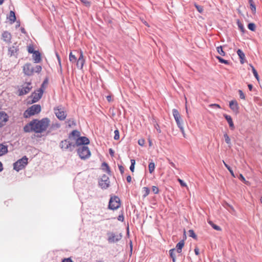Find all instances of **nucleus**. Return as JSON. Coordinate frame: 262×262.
Masks as SVG:
<instances>
[{
	"instance_id": "obj_45",
	"label": "nucleus",
	"mask_w": 262,
	"mask_h": 262,
	"mask_svg": "<svg viewBox=\"0 0 262 262\" xmlns=\"http://www.w3.org/2000/svg\"><path fill=\"white\" fill-rule=\"evenodd\" d=\"M114 134H115V136H114V139L115 140H118L119 139V132L118 130H115L114 131Z\"/></svg>"
},
{
	"instance_id": "obj_26",
	"label": "nucleus",
	"mask_w": 262,
	"mask_h": 262,
	"mask_svg": "<svg viewBox=\"0 0 262 262\" xmlns=\"http://www.w3.org/2000/svg\"><path fill=\"white\" fill-rule=\"evenodd\" d=\"M155 168V164L154 162H151L148 164V171L150 173H152Z\"/></svg>"
},
{
	"instance_id": "obj_25",
	"label": "nucleus",
	"mask_w": 262,
	"mask_h": 262,
	"mask_svg": "<svg viewBox=\"0 0 262 262\" xmlns=\"http://www.w3.org/2000/svg\"><path fill=\"white\" fill-rule=\"evenodd\" d=\"M237 54L238 55V56L241 59V62L242 63H244L243 60L245 57V54L241 49H238L237 51Z\"/></svg>"
},
{
	"instance_id": "obj_48",
	"label": "nucleus",
	"mask_w": 262,
	"mask_h": 262,
	"mask_svg": "<svg viewBox=\"0 0 262 262\" xmlns=\"http://www.w3.org/2000/svg\"><path fill=\"white\" fill-rule=\"evenodd\" d=\"M152 191L154 192V193L157 194L159 192V189L157 187L153 186L152 187Z\"/></svg>"
},
{
	"instance_id": "obj_24",
	"label": "nucleus",
	"mask_w": 262,
	"mask_h": 262,
	"mask_svg": "<svg viewBox=\"0 0 262 262\" xmlns=\"http://www.w3.org/2000/svg\"><path fill=\"white\" fill-rule=\"evenodd\" d=\"M8 18L11 21V23H13L16 20V16L14 11H11Z\"/></svg>"
},
{
	"instance_id": "obj_11",
	"label": "nucleus",
	"mask_w": 262,
	"mask_h": 262,
	"mask_svg": "<svg viewBox=\"0 0 262 262\" xmlns=\"http://www.w3.org/2000/svg\"><path fill=\"white\" fill-rule=\"evenodd\" d=\"M172 114L178 127L180 128L181 126H183V122L180 120L181 115L178 111L176 109H173Z\"/></svg>"
},
{
	"instance_id": "obj_13",
	"label": "nucleus",
	"mask_w": 262,
	"mask_h": 262,
	"mask_svg": "<svg viewBox=\"0 0 262 262\" xmlns=\"http://www.w3.org/2000/svg\"><path fill=\"white\" fill-rule=\"evenodd\" d=\"M23 71L25 74L31 76L33 74V67L31 63H26L24 66Z\"/></svg>"
},
{
	"instance_id": "obj_10",
	"label": "nucleus",
	"mask_w": 262,
	"mask_h": 262,
	"mask_svg": "<svg viewBox=\"0 0 262 262\" xmlns=\"http://www.w3.org/2000/svg\"><path fill=\"white\" fill-rule=\"evenodd\" d=\"M43 93L42 89H39L37 92L33 93L31 96L32 98V103L37 102L41 98Z\"/></svg>"
},
{
	"instance_id": "obj_63",
	"label": "nucleus",
	"mask_w": 262,
	"mask_h": 262,
	"mask_svg": "<svg viewBox=\"0 0 262 262\" xmlns=\"http://www.w3.org/2000/svg\"><path fill=\"white\" fill-rule=\"evenodd\" d=\"M82 2L86 6H90V2L86 0H82Z\"/></svg>"
},
{
	"instance_id": "obj_36",
	"label": "nucleus",
	"mask_w": 262,
	"mask_h": 262,
	"mask_svg": "<svg viewBox=\"0 0 262 262\" xmlns=\"http://www.w3.org/2000/svg\"><path fill=\"white\" fill-rule=\"evenodd\" d=\"M142 189V197L143 199H144L147 195V187H144Z\"/></svg>"
},
{
	"instance_id": "obj_29",
	"label": "nucleus",
	"mask_w": 262,
	"mask_h": 262,
	"mask_svg": "<svg viewBox=\"0 0 262 262\" xmlns=\"http://www.w3.org/2000/svg\"><path fill=\"white\" fill-rule=\"evenodd\" d=\"M217 52L219 54H220L222 56L225 55V52L223 51V48L222 46H219L216 48Z\"/></svg>"
},
{
	"instance_id": "obj_49",
	"label": "nucleus",
	"mask_w": 262,
	"mask_h": 262,
	"mask_svg": "<svg viewBox=\"0 0 262 262\" xmlns=\"http://www.w3.org/2000/svg\"><path fill=\"white\" fill-rule=\"evenodd\" d=\"M100 180H102L103 181L107 182L110 181L108 177L106 176L105 174H104L102 176V178Z\"/></svg>"
},
{
	"instance_id": "obj_15",
	"label": "nucleus",
	"mask_w": 262,
	"mask_h": 262,
	"mask_svg": "<svg viewBox=\"0 0 262 262\" xmlns=\"http://www.w3.org/2000/svg\"><path fill=\"white\" fill-rule=\"evenodd\" d=\"M76 62L77 68L80 69H82L85 62V60L84 59L83 52L82 51H80L79 57Z\"/></svg>"
},
{
	"instance_id": "obj_19",
	"label": "nucleus",
	"mask_w": 262,
	"mask_h": 262,
	"mask_svg": "<svg viewBox=\"0 0 262 262\" xmlns=\"http://www.w3.org/2000/svg\"><path fill=\"white\" fill-rule=\"evenodd\" d=\"M229 106L230 108L234 112H237L238 106L236 101L232 100L229 102Z\"/></svg>"
},
{
	"instance_id": "obj_33",
	"label": "nucleus",
	"mask_w": 262,
	"mask_h": 262,
	"mask_svg": "<svg viewBox=\"0 0 262 262\" xmlns=\"http://www.w3.org/2000/svg\"><path fill=\"white\" fill-rule=\"evenodd\" d=\"M68 125L69 127H72L76 125V122L73 119H70L67 121Z\"/></svg>"
},
{
	"instance_id": "obj_4",
	"label": "nucleus",
	"mask_w": 262,
	"mask_h": 262,
	"mask_svg": "<svg viewBox=\"0 0 262 262\" xmlns=\"http://www.w3.org/2000/svg\"><path fill=\"white\" fill-rule=\"evenodd\" d=\"M77 153L80 158L82 160H85L91 156V151L86 146H80L77 149Z\"/></svg>"
},
{
	"instance_id": "obj_18",
	"label": "nucleus",
	"mask_w": 262,
	"mask_h": 262,
	"mask_svg": "<svg viewBox=\"0 0 262 262\" xmlns=\"http://www.w3.org/2000/svg\"><path fill=\"white\" fill-rule=\"evenodd\" d=\"M33 59L35 63H39L41 61L40 53L38 51H35L33 54Z\"/></svg>"
},
{
	"instance_id": "obj_3",
	"label": "nucleus",
	"mask_w": 262,
	"mask_h": 262,
	"mask_svg": "<svg viewBox=\"0 0 262 262\" xmlns=\"http://www.w3.org/2000/svg\"><path fill=\"white\" fill-rule=\"evenodd\" d=\"M41 111V106L39 104H34L29 107L24 113V116L28 118L31 116L39 113Z\"/></svg>"
},
{
	"instance_id": "obj_2",
	"label": "nucleus",
	"mask_w": 262,
	"mask_h": 262,
	"mask_svg": "<svg viewBox=\"0 0 262 262\" xmlns=\"http://www.w3.org/2000/svg\"><path fill=\"white\" fill-rule=\"evenodd\" d=\"M59 147L62 151L72 152L75 148V144L69 138L62 140L59 143Z\"/></svg>"
},
{
	"instance_id": "obj_27",
	"label": "nucleus",
	"mask_w": 262,
	"mask_h": 262,
	"mask_svg": "<svg viewBox=\"0 0 262 262\" xmlns=\"http://www.w3.org/2000/svg\"><path fill=\"white\" fill-rule=\"evenodd\" d=\"M224 137L226 143L229 145V147H230L231 145V142L229 136L226 133H225L224 135Z\"/></svg>"
},
{
	"instance_id": "obj_55",
	"label": "nucleus",
	"mask_w": 262,
	"mask_h": 262,
	"mask_svg": "<svg viewBox=\"0 0 262 262\" xmlns=\"http://www.w3.org/2000/svg\"><path fill=\"white\" fill-rule=\"evenodd\" d=\"M28 51L30 53H34L35 51L34 50V49L32 47H29L28 49Z\"/></svg>"
},
{
	"instance_id": "obj_37",
	"label": "nucleus",
	"mask_w": 262,
	"mask_h": 262,
	"mask_svg": "<svg viewBox=\"0 0 262 262\" xmlns=\"http://www.w3.org/2000/svg\"><path fill=\"white\" fill-rule=\"evenodd\" d=\"M216 58L219 60V62L222 63H224L225 64H229V61L228 60H225L220 56H216Z\"/></svg>"
},
{
	"instance_id": "obj_17",
	"label": "nucleus",
	"mask_w": 262,
	"mask_h": 262,
	"mask_svg": "<svg viewBox=\"0 0 262 262\" xmlns=\"http://www.w3.org/2000/svg\"><path fill=\"white\" fill-rule=\"evenodd\" d=\"M8 118L9 117L6 113L0 112V126L4 125L5 123L8 121Z\"/></svg>"
},
{
	"instance_id": "obj_6",
	"label": "nucleus",
	"mask_w": 262,
	"mask_h": 262,
	"mask_svg": "<svg viewBox=\"0 0 262 262\" xmlns=\"http://www.w3.org/2000/svg\"><path fill=\"white\" fill-rule=\"evenodd\" d=\"M120 206V199L116 196L111 197L108 204V208L112 210L118 209Z\"/></svg>"
},
{
	"instance_id": "obj_38",
	"label": "nucleus",
	"mask_w": 262,
	"mask_h": 262,
	"mask_svg": "<svg viewBox=\"0 0 262 262\" xmlns=\"http://www.w3.org/2000/svg\"><path fill=\"white\" fill-rule=\"evenodd\" d=\"M248 28L252 31H254L256 29L255 25L254 23H249L248 25Z\"/></svg>"
},
{
	"instance_id": "obj_56",
	"label": "nucleus",
	"mask_w": 262,
	"mask_h": 262,
	"mask_svg": "<svg viewBox=\"0 0 262 262\" xmlns=\"http://www.w3.org/2000/svg\"><path fill=\"white\" fill-rule=\"evenodd\" d=\"M195 7L199 12L201 13L203 12V9L201 6L195 5Z\"/></svg>"
},
{
	"instance_id": "obj_47",
	"label": "nucleus",
	"mask_w": 262,
	"mask_h": 262,
	"mask_svg": "<svg viewBox=\"0 0 262 262\" xmlns=\"http://www.w3.org/2000/svg\"><path fill=\"white\" fill-rule=\"evenodd\" d=\"M145 140L143 138H141L138 140V142L139 145H140L141 146H143L145 144Z\"/></svg>"
},
{
	"instance_id": "obj_30",
	"label": "nucleus",
	"mask_w": 262,
	"mask_h": 262,
	"mask_svg": "<svg viewBox=\"0 0 262 262\" xmlns=\"http://www.w3.org/2000/svg\"><path fill=\"white\" fill-rule=\"evenodd\" d=\"M250 67L252 68V73H253L254 77L258 81L259 80V76H258V73H257L256 70L255 69V68H254V67L253 66L250 65Z\"/></svg>"
},
{
	"instance_id": "obj_7",
	"label": "nucleus",
	"mask_w": 262,
	"mask_h": 262,
	"mask_svg": "<svg viewBox=\"0 0 262 262\" xmlns=\"http://www.w3.org/2000/svg\"><path fill=\"white\" fill-rule=\"evenodd\" d=\"M32 89V86L31 82H26L22 86L21 88H19L18 89V95L23 96L24 95H26L27 94L30 92Z\"/></svg>"
},
{
	"instance_id": "obj_8",
	"label": "nucleus",
	"mask_w": 262,
	"mask_h": 262,
	"mask_svg": "<svg viewBox=\"0 0 262 262\" xmlns=\"http://www.w3.org/2000/svg\"><path fill=\"white\" fill-rule=\"evenodd\" d=\"M107 235L108 236V242L111 243L118 242L122 237L121 233L116 234L113 232H108Z\"/></svg>"
},
{
	"instance_id": "obj_16",
	"label": "nucleus",
	"mask_w": 262,
	"mask_h": 262,
	"mask_svg": "<svg viewBox=\"0 0 262 262\" xmlns=\"http://www.w3.org/2000/svg\"><path fill=\"white\" fill-rule=\"evenodd\" d=\"M11 34L8 31H4L2 35V38L6 43L9 44L11 42Z\"/></svg>"
},
{
	"instance_id": "obj_62",
	"label": "nucleus",
	"mask_w": 262,
	"mask_h": 262,
	"mask_svg": "<svg viewBox=\"0 0 262 262\" xmlns=\"http://www.w3.org/2000/svg\"><path fill=\"white\" fill-rule=\"evenodd\" d=\"M109 153L112 157H113L114 156V151L113 149H109Z\"/></svg>"
},
{
	"instance_id": "obj_50",
	"label": "nucleus",
	"mask_w": 262,
	"mask_h": 262,
	"mask_svg": "<svg viewBox=\"0 0 262 262\" xmlns=\"http://www.w3.org/2000/svg\"><path fill=\"white\" fill-rule=\"evenodd\" d=\"M154 126H155V128L157 132H158V133H161V130L160 129V126H159V125L157 123L154 124Z\"/></svg>"
},
{
	"instance_id": "obj_22",
	"label": "nucleus",
	"mask_w": 262,
	"mask_h": 262,
	"mask_svg": "<svg viewBox=\"0 0 262 262\" xmlns=\"http://www.w3.org/2000/svg\"><path fill=\"white\" fill-rule=\"evenodd\" d=\"M99 185L102 189H106L110 185V181L105 182L100 180L99 181Z\"/></svg>"
},
{
	"instance_id": "obj_31",
	"label": "nucleus",
	"mask_w": 262,
	"mask_h": 262,
	"mask_svg": "<svg viewBox=\"0 0 262 262\" xmlns=\"http://www.w3.org/2000/svg\"><path fill=\"white\" fill-rule=\"evenodd\" d=\"M223 163L225 165V166L228 169V170L229 171L230 173H231V174L232 175V177H233L234 178L235 177L234 174V172H233V171L232 170V169H231V168L224 161H223Z\"/></svg>"
},
{
	"instance_id": "obj_44",
	"label": "nucleus",
	"mask_w": 262,
	"mask_h": 262,
	"mask_svg": "<svg viewBox=\"0 0 262 262\" xmlns=\"http://www.w3.org/2000/svg\"><path fill=\"white\" fill-rule=\"evenodd\" d=\"M135 160H131V165L130 166V170L133 172L135 168Z\"/></svg>"
},
{
	"instance_id": "obj_1",
	"label": "nucleus",
	"mask_w": 262,
	"mask_h": 262,
	"mask_svg": "<svg viewBox=\"0 0 262 262\" xmlns=\"http://www.w3.org/2000/svg\"><path fill=\"white\" fill-rule=\"evenodd\" d=\"M50 120L48 118H43L41 120L33 119L24 127L26 133L34 132L35 133H42L46 131L49 126Z\"/></svg>"
},
{
	"instance_id": "obj_58",
	"label": "nucleus",
	"mask_w": 262,
	"mask_h": 262,
	"mask_svg": "<svg viewBox=\"0 0 262 262\" xmlns=\"http://www.w3.org/2000/svg\"><path fill=\"white\" fill-rule=\"evenodd\" d=\"M209 106L211 107L221 108L220 105L217 104H211L209 105Z\"/></svg>"
},
{
	"instance_id": "obj_23",
	"label": "nucleus",
	"mask_w": 262,
	"mask_h": 262,
	"mask_svg": "<svg viewBox=\"0 0 262 262\" xmlns=\"http://www.w3.org/2000/svg\"><path fill=\"white\" fill-rule=\"evenodd\" d=\"M7 152V146L3 144H0V156L6 154Z\"/></svg>"
},
{
	"instance_id": "obj_35",
	"label": "nucleus",
	"mask_w": 262,
	"mask_h": 262,
	"mask_svg": "<svg viewBox=\"0 0 262 262\" xmlns=\"http://www.w3.org/2000/svg\"><path fill=\"white\" fill-rule=\"evenodd\" d=\"M208 223L212 227V228L214 229H215L217 231H220L221 230V228L219 226L215 225L214 224H213V223L212 222L209 221Z\"/></svg>"
},
{
	"instance_id": "obj_51",
	"label": "nucleus",
	"mask_w": 262,
	"mask_h": 262,
	"mask_svg": "<svg viewBox=\"0 0 262 262\" xmlns=\"http://www.w3.org/2000/svg\"><path fill=\"white\" fill-rule=\"evenodd\" d=\"M178 180L179 182L180 183L181 186L187 187V185H186V183H185L182 180H181L180 179H178Z\"/></svg>"
},
{
	"instance_id": "obj_40",
	"label": "nucleus",
	"mask_w": 262,
	"mask_h": 262,
	"mask_svg": "<svg viewBox=\"0 0 262 262\" xmlns=\"http://www.w3.org/2000/svg\"><path fill=\"white\" fill-rule=\"evenodd\" d=\"M9 52L11 53V55H12L14 53L17 52V49L15 47L13 46L9 49Z\"/></svg>"
},
{
	"instance_id": "obj_28",
	"label": "nucleus",
	"mask_w": 262,
	"mask_h": 262,
	"mask_svg": "<svg viewBox=\"0 0 262 262\" xmlns=\"http://www.w3.org/2000/svg\"><path fill=\"white\" fill-rule=\"evenodd\" d=\"M102 168L103 170H105L107 173H110V167H109L108 164L106 163L103 162L102 164Z\"/></svg>"
},
{
	"instance_id": "obj_21",
	"label": "nucleus",
	"mask_w": 262,
	"mask_h": 262,
	"mask_svg": "<svg viewBox=\"0 0 262 262\" xmlns=\"http://www.w3.org/2000/svg\"><path fill=\"white\" fill-rule=\"evenodd\" d=\"M184 246V241L183 240L179 242L176 245V249L178 253H180L182 252V249Z\"/></svg>"
},
{
	"instance_id": "obj_12",
	"label": "nucleus",
	"mask_w": 262,
	"mask_h": 262,
	"mask_svg": "<svg viewBox=\"0 0 262 262\" xmlns=\"http://www.w3.org/2000/svg\"><path fill=\"white\" fill-rule=\"evenodd\" d=\"M56 116L60 120H64L67 116V114L61 108L58 107L54 108Z\"/></svg>"
},
{
	"instance_id": "obj_53",
	"label": "nucleus",
	"mask_w": 262,
	"mask_h": 262,
	"mask_svg": "<svg viewBox=\"0 0 262 262\" xmlns=\"http://www.w3.org/2000/svg\"><path fill=\"white\" fill-rule=\"evenodd\" d=\"M118 167L120 173L122 174L124 172V168L123 166L118 165Z\"/></svg>"
},
{
	"instance_id": "obj_46",
	"label": "nucleus",
	"mask_w": 262,
	"mask_h": 262,
	"mask_svg": "<svg viewBox=\"0 0 262 262\" xmlns=\"http://www.w3.org/2000/svg\"><path fill=\"white\" fill-rule=\"evenodd\" d=\"M175 251H176L175 248L171 249L169 250V254L171 258L176 256L175 254H174Z\"/></svg>"
},
{
	"instance_id": "obj_42",
	"label": "nucleus",
	"mask_w": 262,
	"mask_h": 262,
	"mask_svg": "<svg viewBox=\"0 0 262 262\" xmlns=\"http://www.w3.org/2000/svg\"><path fill=\"white\" fill-rule=\"evenodd\" d=\"M189 235L190 237H192V238L196 239V235L195 234L194 232L192 230H189L188 231Z\"/></svg>"
},
{
	"instance_id": "obj_9",
	"label": "nucleus",
	"mask_w": 262,
	"mask_h": 262,
	"mask_svg": "<svg viewBox=\"0 0 262 262\" xmlns=\"http://www.w3.org/2000/svg\"><path fill=\"white\" fill-rule=\"evenodd\" d=\"M90 143L89 139L86 137H80L76 140L75 146H85Z\"/></svg>"
},
{
	"instance_id": "obj_34",
	"label": "nucleus",
	"mask_w": 262,
	"mask_h": 262,
	"mask_svg": "<svg viewBox=\"0 0 262 262\" xmlns=\"http://www.w3.org/2000/svg\"><path fill=\"white\" fill-rule=\"evenodd\" d=\"M42 68L40 66L36 65L35 67H33V73H39L41 71Z\"/></svg>"
},
{
	"instance_id": "obj_39",
	"label": "nucleus",
	"mask_w": 262,
	"mask_h": 262,
	"mask_svg": "<svg viewBox=\"0 0 262 262\" xmlns=\"http://www.w3.org/2000/svg\"><path fill=\"white\" fill-rule=\"evenodd\" d=\"M249 4L250 5L251 9L252 12H255L256 11V7L254 4L252 0H249Z\"/></svg>"
},
{
	"instance_id": "obj_64",
	"label": "nucleus",
	"mask_w": 262,
	"mask_h": 262,
	"mask_svg": "<svg viewBox=\"0 0 262 262\" xmlns=\"http://www.w3.org/2000/svg\"><path fill=\"white\" fill-rule=\"evenodd\" d=\"M59 127H60V125L58 123L52 124V128H59Z\"/></svg>"
},
{
	"instance_id": "obj_43",
	"label": "nucleus",
	"mask_w": 262,
	"mask_h": 262,
	"mask_svg": "<svg viewBox=\"0 0 262 262\" xmlns=\"http://www.w3.org/2000/svg\"><path fill=\"white\" fill-rule=\"evenodd\" d=\"M237 25H238V27L239 29H240V30L242 32H244L245 28H244L243 25L241 23H240L239 21H238Z\"/></svg>"
},
{
	"instance_id": "obj_5",
	"label": "nucleus",
	"mask_w": 262,
	"mask_h": 262,
	"mask_svg": "<svg viewBox=\"0 0 262 262\" xmlns=\"http://www.w3.org/2000/svg\"><path fill=\"white\" fill-rule=\"evenodd\" d=\"M28 158L25 156L21 159H19L13 164V168L17 171L24 168L28 164Z\"/></svg>"
},
{
	"instance_id": "obj_54",
	"label": "nucleus",
	"mask_w": 262,
	"mask_h": 262,
	"mask_svg": "<svg viewBox=\"0 0 262 262\" xmlns=\"http://www.w3.org/2000/svg\"><path fill=\"white\" fill-rule=\"evenodd\" d=\"M56 57H57L58 61L59 66H60V67H61V64L60 58L59 54L57 52L56 53Z\"/></svg>"
},
{
	"instance_id": "obj_41",
	"label": "nucleus",
	"mask_w": 262,
	"mask_h": 262,
	"mask_svg": "<svg viewBox=\"0 0 262 262\" xmlns=\"http://www.w3.org/2000/svg\"><path fill=\"white\" fill-rule=\"evenodd\" d=\"M48 79L46 78L43 80L40 89H42V90H43L46 88V86L48 84Z\"/></svg>"
},
{
	"instance_id": "obj_32",
	"label": "nucleus",
	"mask_w": 262,
	"mask_h": 262,
	"mask_svg": "<svg viewBox=\"0 0 262 262\" xmlns=\"http://www.w3.org/2000/svg\"><path fill=\"white\" fill-rule=\"evenodd\" d=\"M69 60L72 62H75L77 61V58L72 52L70 53Z\"/></svg>"
},
{
	"instance_id": "obj_59",
	"label": "nucleus",
	"mask_w": 262,
	"mask_h": 262,
	"mask_svg": "<svg viewBox=\"0 0 262 262\" xmlns=\"http://www.w3.org/2000/svg\"><path fill=\"white\" fill-rule=\"evenodd\" d=\"M118 220L121 222H123L124 220V216L123 214L119 215L118 217Z\"/></svg>"
},
{
	"instance_id": "obj_60",
	"label": "nucleus",
	"mask_w": 262,
	"mask_h": 262,
	"mask_svg": "<svg viewBox=\"0 0 262 262\" xmlns=\"http://www.w3.org/2000/svg\"><path fill=\"white\" fill-rule=\"evenodd\" d=\"M241 181L243 182L246 183V180L245 178L243 177V176L242 174H239V178H238Z\"/></svg>"
},
{
	"instance_id": "obj_57",
	"label": "nucleus",
	"mask_w": 262,
	"mask_h": 262,
	"mask_svg": "<svg viewBox=\"0 0 262 262\" xmlns=\"http://www.w3.org/2000/svg\"><path fill=\"white\" fill-rule=\"evenodd\" d=\"M62 262H74L71 258H67L62 259Z\"/></svg>"
},
{
	"instance_id": "obj_52",
	"label": "nucleus",
	"mask_w": 262,
	"mask_h": 262,
	"mask_svg": "<svg viewBox=\"0 0 262 262\" xmlns=\"http://www.w3.org/2000/svg\"><path fill=\"white\" fill-rule=\"evenodd\" d=\"M238 93H239V94L240 98L241 99H245V95L243 93V91L242 90H239L238 91Z\"/></svg>"
},
{
	"instance_id": "obj_61",
	"label": "nucleus",
	"mask_w": 262,
	"mask_h": 262,
	"mask_svg": "<svg viewBox=\"0 0 262 262\" xmlns=\"http://www.w3.org/2000/svg\"><path fill=\"white\" fill-rule=\"evenodd\" d=\"M181 132H182L183 135V137L184 138H185V132H184V127H183V126H181V127L179 128Z\"/></svg>"
},
{
	"instance_id": "obj_14",
	"label": "nucleus",
	"mask_w": 262,
	"mask_h": 262,
	"mask_svg": "<svg viewBox=\"0 0 262 262\" xmlns=\"http://www.w3.org/2000/svg\"><path fill=\"white\" fill-rule=\"evenodd\" d=\"M80 132L77 130H73L69 135V140H72L74 143L76 142V140L77 138H79L80 136Z\"/></svg>"
},
{
	"instance_id": "obj_20",
	"label": "nucleus",
	"mask_w": 262,
	"mask_h": 262,
	"mask_svg": "<svg viewBox=\"0 0 262 262\" xmlns=\"http://www.w3.org/2000/svg\"><path fill=\"white\" fill-rule=\"evenodd\" d=\"M224 117H225L226 120L227 121L231 129L232 130L234 129V124H233V122L232 121L231 116L229 115H228L227 114H224Z\"/></svg>"
}]
</instances>
